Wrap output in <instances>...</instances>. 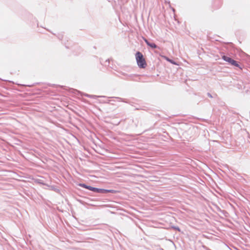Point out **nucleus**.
<instances>
[{
  "mask_svg": "<svg viewBox=\"0 0 250 250\" xmlns=\"http://www.w3.org/2000/svg\"><path fill=\"white\" fill-rule=\"evenodd\" d=\"M135 57L139 67L140 68H145L146 66V63L143 54L140 52H137L136 53Z\"/></svg>",
  "mask_w": 250,
  "mask_h": 250,
  "instance_id": "obj_1",
  "label": "nucleus"
},
{
  "mask_svg": "<svg viewBox=\"0 0 250 250\" xmlns=\"http://www.w3.org/2000/svg\"><path fill=\"white\" fill-rule=\"evenodd\" d=\"M222 59L225 61L229 62V63H230L232 65H234V66H237V67H239V66L238 63H237V62L236 61H235V60L232 59L231 58H229V57L228 56H226L225 55H223L222 56Z\"/></svg>",
  "mask_w": 250,
  "mask_h": 250,
  "instance_id": "obj_2",
  "label": "nucleus"
},
{
  "mask_svg": "<svg viewBox=\"0 0 250 250\" xmlns=\"http://www.w3.org/2000/svg\"><path fill=\"white\" fill-rule=\"evenodd\" d=\"M144 41L146 43V44L150 47L152 48H157V46L154 43L149 42L147 39L146 38H143Z\"/></svg>",
  "mask_w": 250,
  "mask_h": 250,
  "instance_id": "obj_3",
  "label": "nucleus"
},
{
  "mask_svg": "<svg viewBox=\"0 0 250 250\" xmlns=\"http://www.w3.org/2000/svg\"><path fill=\"white\" fill-rule=\"evenodd\" d=\"M92 191L96 193H104V189L93 187Z\"/></svg>",
  "mask_w": 250,
  "mask_h": 250,
  "instance_id": "obj_4",
  "label": "nucleus"
},
{
  "mask_svg": "<svg viewBox=\"0 0 250 250\" xmlns=\"http://www.w3.org/2000/svg\"><path fill=\"white\" fill-rule=\"evenodd\" d=\"M114 193L116 192V191L112 189H104V193Z\"/></svg>",
  "mask_w": 250,
  "mask_h": 250,
  "instance_id": "obj_5",
  "label": "nucleus"
},
{
  "mask_svg": "<svg viewBox=\"0 0 250 250\" xmlns=\"http://www.w3.org/2000/svg\"><path fill=\"white\" fill-rule=\"evenodd\" d=\"M84 96L87 97H89V98H94V97H96V96H94V95H89V94H84Z\"/></svg>",
  "mask_w": 250,
  "mask_h": 250,
  "instance_id": "obj_6",
  "label": "nucleus"
},
{
  "mask_svg": "<svg viewBox=\"0 0 250 250\" xmlns=\"http://www.w3.org/2000/svg\"><path fill=\"white\" fill-rule=\"evenodd\" d=\"M79 185V186L83 187V188H86V187L87 186V185H85V184H80Z\"/></svg>",
  "mask_w": 250,
  "mask_h": 250,
  "instance_id": "obj_7",
  "label": "nucleus"
},
{
  "mask_svg": "<svg viewBox=\"0 0 250 250\" xmlns=\"http://www.w3.org/2000/svg\"><path fill=\"white\" fill-rule=\"evenodd\" d=\"M86 189H88L91 191H92V188H93V187H91L90 186H87V187H86Z\"/></svg>",
  "mask_w": 250,
  "mask_h": 250,
  "instance_id": "obj_8",
  "label": "nucleus"
},
{
  "mask_svg": "<svg viewBox=\"0 0 250 250\" xmlns=\"http://www.w3.org/2000/svg\"><path fill=\"white\" fill-rule=\"evenodd\" d=\"M208 96L210 98H212V95L209 93H208Z\"/></svg>",
  "mask_w": 250,
  "mask_h": 250,
  "instance_id": "obj_9",
  "label": "nucleus"
},
{
  "mask_svg": "<svg viewBox=\"0 0 250 250\" xmlns=\"http://www.w3.org/2000/svg\"><path fill=\"white\" fill-rule=\"evenodd\" d=\"M174 229L178 231H180V229L178 227H174Z\"/></svg>",
  "mask_w": 250,
  "mask_h": 250,
  "instance_id": "obj_10",
  "label": "nucleus"
},
{
  "mask_svg": "<svg viewBox=\"0 0 250 250\" xmlns=\"http://www.w3.org/2000/svg\"><path fill=\"white\" fill-rule=\"evenodd\" d=\"M169 62H171L173 64H175V63L171 60H169V59H168L167 60Z\"/></svg>",
  "mask_w": 250,
  "mask_h": 250,
  "instance_id": "obj_11",
  "label": "nucleus"
}]
</instances>
